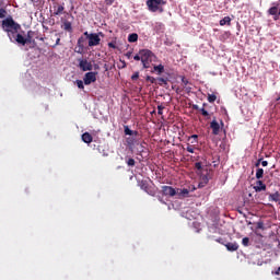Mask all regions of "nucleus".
Here are the masks:
<instances>
[{"label":"nucleus","instance_id":"24","mask_svg":"<svg viewBox=\"0 0 280 280\" xmlns=\"http://www.w3.org/2000/svg\"><path fill=\"white\" fill-rule=\"evenodd\" d=\"M137 131H132L128 126H125V135L126 136H137Z\"/></svg>","mask_w":280,"mask_h":280},{"label":"nucleus","instance_id":"28","mask_svg":"<svg viewBox=\"0 0 280 280\" xmlns=\"http://www.w3.org/2000/svg\"><path fill=\"white\" fill-rule=\"evenodd\" d=\"M8 11L3 8H0V19H5Z\"/></svg>","mask_w":280,"mask_h":280},{"label":"nucleus","instance_id":"5","mask_svg":"<svg viewBox=\"0 0 280 280\" xmlns=\"http://www.w3.org/2000/svg\"><path fill=\"white\" fill-rule=\"evenodd\" d=\"M79 62V69L81 71H93V63H91L86 59H78Z\"/></svg>","mask_w":280,"mask_h":280},{"label":"nucleus","instance_id":"39","mask_svg":"<svg viewBox=\"0 0 280 280\" xmlns=\"http://www.w3.org/2000/svg\"><path fill=\"white\" fill-rule=\"evenodd\" d=\"M164 106H159L158 107V115H163Z\"/></svg>","mask_w":280,"mask_h":280},{"label":"nucleus","instance_id":"6","mask_svg":"<svg viewBox=\"0 0 280 280\" xmlns=\"http://www.w3.org/2000/svg\"><path fill=\"white\" fill-rule=\"evenodd\" d=\"M83 82L86 86H89V84H93V82H97V72L85 73Z\"/></svg>","mask_w":280,"mask_h":280},{"label":"nucleus","instance_id":"22","mask_svg":"<svg viewBox=\"0 0 280 280\" xmlns=\"http://www.w3.org/2000/svg\"><path fill=\"white\" fill-rule=\"evenodd\" d=\"M220 25L221 26L231 25V16H225L222 20H220Z\"/></svg>","mask_w":280,"mask_h":280},{"label":"nucleus","instance_id":"48","mask_svg":"<svg viewBox=\"0 0 280 280\" xmlns=\"http://www.w3.org/2000/svg\"><path fill=\"white\" fill-rule=\"evenodd\" d=\"M261 161H262V160L259 159L258 162H256L255 167H260Z\"/></svg>","mask_w":280,"mask_h":280},{"label":"nucleus","instance_id":"33","mask_svg":"<svg viewBox=\"0 0 280 280\" xmlns=\"http://www.w3.org/2000/svg\"><path fill=\"white\" fill-rule=\"evenodd\" d=\"M194 167H196L197 171H201L202 170V163L201 162H196Z\"/></svg>","mask_w":280,"mask_h":280},{"label":"nucleus","instance_id":"3","mask_svg":"<svg viewBox=\"0 0 280 280\" xmlns=\"http://www.w3.org/2000/svg\"><path fill=\"white\" fill-rule=\"evenodd\" d=\"M83 35L88 40L89 47H97V45L102 43V38H100V36H104V33H89L88 31H85Z\"/></svg>","mask_w":280,"mask_h":280},{"label":"nucleus","instance_id":"50","mask_svg":"<svg viewBox=\"0 0 280 280\" xmlns=\"http://www.w3.org/2000/svg\"><path fill=\"white\" fill-rule=\"evenodd\" d=\"M277 104H280V96H278L277 98H276V105Z\"/></svg>","mask_w":280,"mask_h":280},{"label":"nucleus","instance_id":"21","mask_svg":"<svg viewBox=\"0 0 280 280\" xmlns=\"http://www.w3.org/2000/svg\"><path fill=\"white\" fill-rule=\"evenodd\" d=\"M139 40V35L137 33L129 34L128 43H137Z\"/></svg>","mask_w":280,"mask_h":280},{"label":"nucleus","instance_id":"23","mask_svg":"<svg viewBox=\"0 0 280 280\" xmlns=\"http://www.w3.org/2000/svg\"><path fill=\"white\" fill-rule=\"evenodd\" d=\"M256 179L260 180L261 178H264V168H258L256 170V175H255Z\"/></svg>","mask_w":280,"mask_h":280},{"label":"nucleus","instance_id":"41","mask_svg":"<svg viewBox=\"0 0 280 280\" xmlns=\"http://www.w3.org/2000/svg\"><path fill=\"white\" fill-rule=\"evenodd\" d=\"M201 115L205 117H209L210 115L208 114V110H206L205 108H201Z\"/></svg>","mask_w":280,"mask_h":280},{"label":"nucleus","instance_id":"4","mask_svg":"<svg viewBox=\"0 0 280 280\" xmlns=\"http://www.w3.org/2000/svg\"><path fill=\"white\" fill-rule=\"evenodd\" d=\"M139 54L141 56L143 69H150V62H152V59L155 58L154 52H152L150 49H141Z\"/></svg>","mask_w":280,"mask_h":280},{"label":"nucleus","instance_id":"52","mask_svg":"<svg viewBox=\"0 0 280 280\" xmlns=\"http://www.w3.org/2000/svg\"><path fill=\"white\" fill-rule=\"evenodd\" d=\"M57 43H60V38L57 39Z\"/></svg>","mask_w":280,"mask_h":280},{"label":"nucleus","instance_id":"20","mask_svg":"<svg viewBox=\"0 0 280 280\" xmlns=\"http://www.w3.org/2000/svg\"><path fill=\"white\" fill-rule=\"evenodd\" d=\"M61 21H62V23H63V30L66 31V32H73V27H72V25H71V22H69V21H67V20H62L61 19Z\"/></svg>","mask_w":280,"mask_h":280},{"label":"nucleus","instance_id":"34","mask_svg":"<svg viewBox=\"0 0 280 280\" xmlns=\"http://www.w3.org/2000/svg\"><path fill=\"white\" fill-rule=\"evenodd\" d=\"M243 246L244 247H248L249 246V238L248 237H244L243 238Z\"/></svg>","mask_w":280,"mask_h":280},{"label":"nucleus","instance_id":"45","mask_svg":"<svg viewBox=\"0 0 280 280\" xmlns=\"http://www.w3.org/2000/svg\"><path fill=\"white\" fill-rule=\"evenodd\" d=\"M108 47H110V49H116L117 48V46H115L114 43H108Z\"/></svg>","mask_w":280,"mask_h":280},{"label":"nucleus","instance_id":"31","mask_svg":"<svg viewBox=\"0 0 280 280\" xmlns=\"http://www.w3.org/2000/svg\"><path fill=\"white\" fill-rule=\"evenodd\" d=\"M256 229L264 231L265 230L264 222L259 221L258 223H256Z\"/></svg>","mask_w":280,"mask_h":280},{"label":"nucleus","instance_id":"38","mask_svg":"<svg viewBox=\"0 0 280 280\" xmlns=\"http://www.w3.org/2000/svg\"><path fill=\"white\" fill-rule=\"evenodd\" d=\"M202 180H203V183L199 184V187H205V185L208 184V177L205 176V177L202 178Z\"/></svg>","mask_w":280,"mask_h":280},{"label":"nucleus","instance_id":"32","mask_svg":"<svg viewBox=\"0 0 280 280\" xmlns=\"http://www.w3.org/2000/svg\"><path fill=\"white\" fill-rule=\"evenodd\" d=\"M126 164H128L129 167H133L135 166V160L133 159H128Z\"/></svg>","mask_w":280,"mask_h":280},{"label":"nucleus","instance_id":"12","mask_svg":"<svg viewBox=\"0 0 280 280\" xmlns=\"http://www.w3.org/2000/svg\"><path fill=\"white\" fill-rule=\"evenodd\" d=\"M256 192H261L267 190V186L260 179L256 180L255 187H253Z\"/></svg>","mask_w":280,"mask_h":280},{"label":"nucleus","instance_id":"36","mask_svg":"<svg viewBox=\"0 0 280 280\" xmlns=\"http://www.w3.org/2000/svg\"><path fill=\"white\" fill-rule=\"evenodd\" d=\"M273 5L276 7V9L279 12V16H280V0H278L277 2H273Z\"/></svg>","mask_w":280,"mask_h":280},{"label":"nucleus","instance_id":"44","mask_svg":"<svg viewBox=\"0 0 280 280\" xmlns=\"http://www.w3.org/2000/svg\"><path fill=\"white\" fill-rule=\"evenodd\" d=\"M106 5H113L115 3V0H105Z\"/></svg>","mask_w":280,"mask_h":280},{"label":"nucleus","instance_id":"27","mask_svg":"<svg viewBox=\"0 0 280 280\" xmlns=\"http://www.w3.org/2000/svg\"><path fill=\"white\" fill-rule=\"evenodd\" d=\"M75 84L78 86V89L84 90V81L82 80H77Z\"/></svg>","mask_w":280,"mask_h":280},{"label":"nucleus","instance_id":"17","mask_svg":"<svg viewBox=\"0 0 280 280\" xmlns=\"http://www.w3.org/2000/svg\"><path fill=\"white\" fill-rule=\"evenodd\" d=\"M226 250L234 253L240 249V245L237 243H226Z\"/></svg>","mask_w":280,"mask_h":280},{"label":"nucleus","instance_id":"46","mask_svg":"<svg viewBox=\"0 0 280 280\" xmlns=\"http://www.w3.org/2000/svg\"><path fill=\"white\" fill-rule=\"evenodd\" d=\"M133 60H137V61L141 60V54L136 55V56L133 57Z\"/></svg>","mask_w":280,"mask_h":280},{"label":"nucleus","instance_id":"55","mask_svg":"<svg viewBox=\"0 0 280 280\" xmlns=\"http://www.w3.org/2000/svg\"><path fill=\"white\" fill-rule=\"evenodd\" d=\"M278 280H280V278Z\"/></svg>","mask_w":280,"mask_h":280},{"label":"nucleus","instance_id":"11","mask_svg":"<svg viewBox=\"0 0 280 280\" xmlns=\"http://www.w3.org/2000/svg\"><path fill=\"white\" fill-rule=\"evenodd\" d=\"M175 196H177L178 199L189 198V189L188 188H184V189L178 188Z\"/></svg>","mask_w":280,"mask_h":280},{"label":"nucleus","instance_id":"15","mask_svg":"<svg viewBox=\"0 0 280 280\" xmlns=\"http://www.w3.org/2000/svg\"><path fill=\"white\" fill-rule=\"evenodd\" d=\"M81 140L83 143L90 144L93 142V137L89 132H84L83 136H81Z\"/></svg>","mask_w":280,"mask_h":280},{"label":"nucleus","instance_id":"49","mask_svg":"<svg viewBox=\"0 0 280 280\" xmlns=\"http://www.w3.org/2000/svg\"><path fill=\"white\" fill-rule=\"evenodd\" d=\"M267 165H268V162L261 160V166H262V167H267Z\"/></svg>","mask_w":280,"mask_h":280},{"label":"nucleus","instance_id":"43","mask_svg":"<svg viewBox=\"0 0 280 280\" xmlns=\"http://www.w3.org/2000/svg\"><path fill=\"white\" fill-rule=\"evenodd\" d=\"M125 56L130 60V58H132V51H127Z\"/></svg>","mask_w":280,"mask_h":280},{"label":"nucleus","instance_id":"42","mask_svg":"<svg viewBox=\"0 0 280 280\" xmlns=\"http://www.w3.org/2000/svg\"><path fill=\"white\" fill-rule=\"evenodd\" d=\"M273 276H280V267L276 269V271H271Z\"/></svg>","mask_w":280,"mask_h":280},{"label":"nucleus","instance_id":"30","mask_svg":"<svg viewBox=\"0 0 280 280\" xmlns=\"http://www.w3.org/2000/svg\"><path fill=\"white\" fill-rule=\"evenodd\" d=\"M182 84H183V89H184V86H187L190 83H189V80H187L185 77H182Z\"/></svg>","mask_w":280,"mask_h":280},{"label":"nucleus","instance_id":"26","mask_svg":"<svg viewBox=\"0 0 280 280\" xmlns=\"http://www.w3.org/2000/svg\"><path fill=\"white\" fill-rule=\"evenodd\" d=\"M188 141H190L191 144H197L198 143V136L194 135L188 138Z\"/></svg>","mask_w":280,"mask_h":280},{"label":"nucleus","instance_id":"53","mask_svg":"<svg viewBox=\"0 0 280 280\" xmlns=\"http://www.w3.org/2000/svg\"><path fill=\"white\" fill-rule=\"evenodd\" d=\"M194 109H198V107H192Z\"/></svg>","mask_w":280,"mask_h":280},{"label":"nucleus","instance_id":"25","mask_svg":"<svg viewBox=\"0 0 280 280\" xmlns=\"http://www.w3.org/2000/svg\"><path fill=\"white\" fill-rule=\"evenodd\" d=\"M215 100H218V96H215V94H208V102L210 104H213V102H215Z\"/></svg>","mask_w":280,"mask_h":280},{"label":"nucleus","instance_id":"14","mask_svg":"<svg viewBox=\"0 0 280 280\" xmlns=\"http://www.w3.org/2000/svg\"><path fill=\"white\" fill-rule=\"evenodd\" d=\"M209 128H211V130H213V135H218L220 133V125L217 122V120L211 121V124L209 125Z\"/></svg>","mask_w":280,"mask_h":280},{"label":"nucleus","instance_id":"40","mask_svg":"<svg viewBox=\"0 0 280 280\" xmlns=\"http://www.w3.org/2000/svg\"><path fill=\"white\" fill-rule=\"evenodd\" d=\"M131 80H139V72H135V73L131 75Z\"/></svg>","mask_w":280,"mask_h":280},{"label":"nucleus","instance_id":"9","mask_svg":"<svg viewBox=\"0 0 280 280\" xmlns=\"http://www.w3.org/2000/svg\"><path fill=\"white\" fill-rule=\"evenodd\" d=\"M138 187L145 191V194H149L151 196H154V191H152L151 186H149L148 180H138Z\"/></svg>","mask_w":280,"mask_h":280},{"label":"nucleus","instance_id":"13","mask_svg":"<svg viewBox=\"0 0 280 280\" xmlns=\"http://www.w3.org/2000/svg\"><path fill=\"white\" fill-rule=\"evenodd\" d=\"M268 14H270L271 16H273V20L275 21H279L280 19V15H279V11L277 9V7L273 4V7H271L269 10H268Z\"/></svg>","mask_w":280,"mask_h":280},{"label":"nucleus","instance_id":"51","mask_svg":"<svg viewBox=\"0 0 280 280\" xmlns=\"http://www.w3.org/2000/svg\"><path fill=\"white\" fill-rule=\"evenodd\" d=\"M31 1V3H35L36 2V0H30Z\"/></svg>","mask_w":280,"mask_h":280},{"label":"nucleus","instance_id":"19","mask_svg":"<svg viewBox=\"0 0 280 280\" xmlns=\"http://www.w3.org/2000/svg\"><path fill=\"white\" fill-rule=\"evenodd\" d=\"M268 200H270L271 202H279L280 201V194H279V191L270 194L268 196Z\"/></svg>","mask_w":280,"mask_h":280},{"label":"nucleus","instance_id":"10","mask_svg":"<svg viewBox=\"0 0 280 280\" xmlns=\"http://www.w3.org/2000/svg\"><path fill=\"white\" fill-rule=\"evenodd\" d=\"M84 43H86V38H84V36H81L78 38V42H77L78 47L74 50L77 54L84 52Z\"/></svg>","mask_w":280,"mask_h":280},{"label":"nucleus","instance_id":"35","mask_svg":"<svg viewBox=\"0 0 280 280\" xmlns=\"http://www.w3.org/2000/svg\"><path fill=\"white\" fill-rule=\"evenodd\" d=\"M185 150H187L188 153L194 154V147L192 145L188 144Z\"/></svg>","mask_w":280,"mask_h":280},{"label":"nucleus","instance_id":"18","mask_svg":"<svg viewBox=\"0 0 280 280\" xmlns=\"http://www.w3.org/2000/svg\"><path fill=\"white\" fill-rule=\"evenodd\" d=\"M156 73L158 75H161L162 73L165 72V66L164 65H159L153 67L152 73Z\"/></svg>","mask_w":280,"mask_h":280},{"label":"nucleus","instance_id":"16","mask_svg":"<svg viewBox=\"0 0 280 280\" xmlns=\"http://www.w3.org/2000/svg\"><path fill=\"white\" fill-rule=\"evenodd\" d=\"M170 79L166 78H158L155 81V84H159V86H168Z\"/></svg>","mask_w":280,"mask_h":280},{"label":"nucleus","instance_id":"1","mask_svg":"<svg viewBox=\"0 0 280 280\" xmlns=\"http://www.w3.org/2000/svg\"><path fill=\"white\" fill-rule=\"evenodd\" d=\"M1 27L3 32H7L11 43H18L19 45H27L32 43V31L27 33V38L19 33L21 24L16 23L12 16H8L2 21Z\"/></svg>","mask_w":280,"mask_h":280},{"label":"nucleus","instance_id":"7","mask_svg":"<svg viewBox=\"0 0 280 280\" xmlns=\"http://www.w3.org/2000/svg\"><path fill=\"white\" fill-rule=\"evenodd\" d=\"M52 10H54V13H52V16H62V14H65V3H54L52 5Z\"/></svg>","mask_w":280,"mask_h":280},{"label":"nucleus","instance_id":"2","mask_svg":"<svg viewBox=\"0 0 280 280\" xmlns=\"http://www.w3.org/2000/svg\"><path fill=\"white\" fill-rule=\"evenodd\" d=\"M164 5H167V1L165 0H147V7L149 12H159L163 14L165 12Z\"/></svg>","mask_w":280,"mask_h":280},{"label":"nucleus","instance_id":"47","mask_svg":"<svg viewBox=\"0 0 280 280\" xmlns=\"http://www.w3.org/2000/svg\"><path fill=\"white\" fill-rule=\"evenodd\" d=\"M261 161H262V160L259 159L258 162H256L255 167H260Z\"/></svg>","mask_w":280,"mask_h":280},{"label":"nucleus","instance_id":"54","mask_svg":"<svg viewBox=\"0 0 280 280\" xmlns=\"http://www.w3.org/2000/svg\"><path fill=\"white\" fill-rule=\"evenodd\" d=\"M203 106H207V104H206V103H203Z\"/></svg>","mask_w":280,"mask_h":280},{"label":"nucleus","instance_id":"37","mask_svg":"<svg viewBox=\"0 0 280 280\" xmlns=\"http://www.w3.org/2000/svg\"><path fill=\"white\" fill-rule=\"evenodd\" d=\"M184 89L187 93H191V83H189L188 85H185Z\"/></svg>","mask_w":280,"mask_h":280},{"label":"nucleus","instance_id":"8","mask_svg":"<svg viewBox=\"0 0 280 280\" xmlns=\"http://www.w3.org/2000/svg\"><path fill=\"white\" fill-rule=\"evenodd\" d=\"M177 189L173 188L172 186H163L161 187V192L164 197H175Z\"/></svg>","mask_w":280,"mask_h":280},{"label":"nucleus","instance_id":"29","mask_svg":"<svg viewBox=\"0 0 280 280\" xmlns=\"http://www.w3.org/2000/svg\"><path fill=\"white\" fill-rule=\"evenodd\" d=\"M147 82H151V84H156V79L154 77L148 75Z\"/></svg>","mask_w":280,"mask_h":280}]
</instances>
